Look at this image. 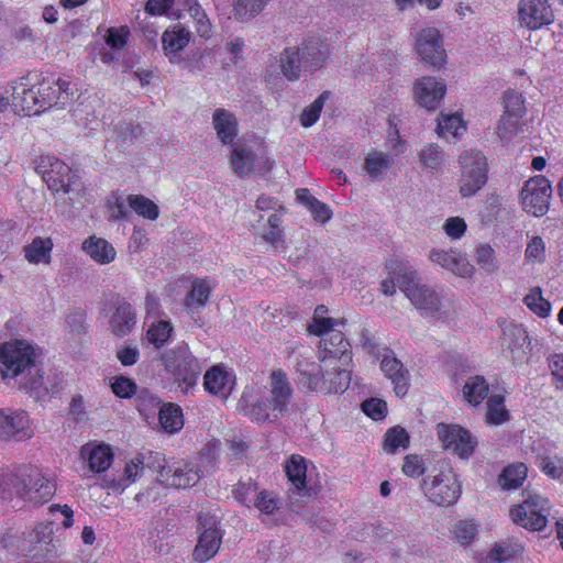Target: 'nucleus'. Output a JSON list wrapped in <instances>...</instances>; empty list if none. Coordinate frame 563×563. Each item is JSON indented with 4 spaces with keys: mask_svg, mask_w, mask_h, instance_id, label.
Segmentation results:
<instances>
[{
    "mask_svg": "<svg viewBox=\"0 0 563 563\" xmlns=\"http://www.w3.org/2000/svg\"><path fill=\"white\" fill-rule=\"evenodd\" d=\"M292 394L294 389L287 374L277 368L268 376L266 391L260 387L246 388L239 406L252 421L264 423L271 417L277 418L288 410Z\"/></svg>",
    "mask_w": 563,
    "mask_h": 563,
    "instance_id": "obj_2",
    "label": "nucleus"
},
{
    "mask_svg": "<svg viewBox=\"0 0 563 563\" xmlns=\"http://www.w3.org/2000/svg\"><path fill=\"white\" fill-rule=\"evenodd\" d=\"M525 305L537 316L545 318L550 314L551 305L542 297L540 287H534L523 298Z\"/></svg>",
    "mask_w": 563,
    "mask_h": 563,
    "instance_id": "obj_51",
    "label": "nucleus"
},
{
    "mask_svg": "<svg viewBox=\"0 0 563 563\" xmlns=\"http://www.w3.org/2000/svg\"><path fill=\"white\" fill-rule=\"evenodd\" d=\"M235 385V375L223 364L209 368L203 376V387L209 394L227 399Z\"/></svg>",
    "mask_w": 563,
    "mask_h": 563,
    "instance_id": "obj_25",
    "label": "nucleus"
},
{
    "mask_svg": "<svg viewBox=\"0 0 563 563\" xmlns=\"http://www.w3.org/2000/svg\"><path fill=\"white\" fill-rule=\"evenodd\" d=\"M522 117H515L508 113H503L497 126V134L503 142L509 141L519 131L520 120Z\"/></svg>",
    "mask_w": 563,
    "mask_h": 563,
    "instance_id": "obj_56",
    "label": "nucleus"
},
{
    "mask_svg": "<svg viewBox=\"0 0 563 563\" xmlns=\"http://www.w3.org/2000/svg\"><path fill=\"white\" fill-rule=\"evenodd\" d=\"M343 327L344 325H331L327 327L322 333H314L321 336L319 361L324 362L325 366L338 363L347 365L352 360L349 351L350 344L342 332Z\"/></svg>",
    "mask_w": 563,
    "mask_h": 563,
    "instance_id": "obj_13",
    "label": "nucleus"
},
{
    "mask_svg": "<svg viewBox=\"0 0 563 563\" xmlns=\"http://www.w3.org/2000/svg\"><path fill=\"white\" fill-rule=\"evenodd\" d=\"M517 16L519 24L530 31L550 25L554 21V12L549 0H519Z\"/></svg>",
    "mask_w": 563,
    "mask_h": 563,
    "instance_id": "obj_19",
    "label": "nucleus"
},
{
    "mask_svg": "<svg viewBox=\"0 0 563 563\" xmlns=\"http://www.w3.org/2000/svg\"><path fill=\"white\" fill-rule=\"evenodd\" d=\"M81 456L88 462L89 470L101 473L108 470L113 460V453L106 444H86L81 448Z\"/></svg>",
    "mask_w": 563,
    "mask_h": 563,
    "instance_id": "obj_29",
    "label": "nucleus"
},
{
    "mask_svg": "<svg viewBox=\"0 0 563 563\" xmlns=\"http://www.w3.org/2000/svg\"><path fill=\"white\" fill-rule=\"evenodd\" d=\"M459 192L462 198L475 196L487 183L488 164L478 150H465L459 156Z\"/></svg>",
    "mask_w": 563,
    "mask_h": 563,
    "instance_id": "obj_6",
    "label": "nucleus"
},
{
    "mask_svg": "<svg viewBox=\"0 0 563 563\" xmlns=\"http://www.w3.org/2000/svg\"><path fill=\"white\" fill-rule=\"evenodd\" d=\"M210 292L211 287L205 279L195 280L185 299L186 308L191 312L202 308L207 303Z\"/></svg>",
    "mask_w": 563,
    "mask_h": 563,
    "instance_id": "obj_41",
    "label": "nucleus"
},
{
    "mask_svg": "<svg viewBox=\"0 0 563 563\" xmlns=\"http://www.w3.org/2000/svg\"><path fill=\"white\" fill-rule=\"evenodd\" d=\"M52 250L53 242L49 238L37 236L23 247V253L30 264H49Z\"/></svg>",
    "mask_w": 563,
    "mask_h": 563,
    "instance_id": "obj_37",
    "label": "nucleus"
},
{
    "mask_svg": "<svg viewBox=\"0 0 563 563\" xmlns=\"http://www.w3.org/2000/svg\"><path fill=\"white\" fill-rule=\"evenodd\" d=\"M501 395H492L487 400L486 422L499 426L509 420V412L505 407Z\"/></svg>",
    "mask_w": 563,
    "mask_h": 563,
    "instance_id": "obj_46",
    "label": "nucleus"
},
{
    "mask_svg": "<svg viewBox=\"0 0 563 563\" xmlns=\"http://www.w3.org/2000/svg\"><path fill=\"white\" fill-rule=\"evenodd\" d=\"M223 532L218 518L210 514H203L198 519V541L192 552L196 562L210 561L218 553L222 543Z\"/></svg>",
    "mask_w": 563,
    "mask_h": 563,
    "instance_id": "obj_12",
    "label": "nucleus"
},
{
    "mask_svg": "<svg viewBox=\"0 0 563 563\" xmlns=\"http://www.w3.org/2000/svg\"><path fill=\"white\" fill-rule=\"evenodd\" d=\"M409 439V434L404 428L393 427L385 434L384 450L389 454H394L398 449H407Z\"/></svg>",
    "mask_w": 563,
    "mask_h": 563,
    "instance_id": "obj_50",
    "label": "nucleus"
},
{
    "mask_svg": "<svg viewBox=\"0 0 563 563\" xmlns=\"http://www.w3.org/2000/svg\"><path fill=\"white\" fill-rule=\"evenodd\" d=\"M536 463L552 479H560L563 476V456L551 455L544 451L537 454Z\"/></svg>",
    "mask_w": 563,
    "mask_h": 563,
    "instance_id": "obj_44",
    "label": "nucleus"
},
{
    "mask_svg": "<svg viewBox=\"0 0 563 563\" xmlns=\"http://www.w3.org/2000/svg\"><path fill=\"white\" fill-rule=\"evenodd\" d=\"M388 267L397 276L400 290L422 316L448 323L457 318V309L453 296L445 292L442 288L421 284L417 271L409 262L394 260L389 263Z\"/></svg>",
    "mask_w": 563,
    "mask_h": 563,
    "instance_id": "obj_1",
    "label": "nucleus"
},
{
    "mask_svg": "<svg viewBox=\"0 0 563 563\" xmlns=\"http://www.w3.org/2000/svg\"><path fill=\"white\" fill-rule=\"evenodd\" d=\"M58 540L54 539L52 523H38L22 540L21 549L33 555L58 554Z\"/></svg>",
    "mask_w": 563,
    "mask_h": 563,
    "instance_id": "obj_21",
    "label": "nucleus"
},
{
    "mask_svg": "<svg viewBox=\"0 0 563 563\" xmlns=\"http://www.w3.org/2000/svg\"><path fill=\"white\" fill-rule=\"evenodd\" d=\"M429 260L463 278L471 277L474 273V266L467 261L465 255L453 250H433L429 254Z\"/></svg>",
    "mask_w": 563,
    "mask_h": 563,
    "instance_id": "obj_26",
    "label": "nucleus"
},
{
    "mask_svg": "<svg viewBox=\"0 0 563 563\" xmlns=\"http://www.w3.org/2000/svg\"><path fill=\"white\" fill-rule=\"evenodd\" d=\"M504 112L515 115L523 117L526 112L525 98L521 92L515 89H507L503 96Z\"/></svg>",
    "mask_w": 563,
    "mask_h": 563,
    "instance_id": "obj_53",
    "label": "nucleus"
},
{
    "mask_svg": "<svg viewBox=\"0 0 563 563\" xmlns=\"http://www.w3.org/2000/svg\"><path fill=\"white\" fill-rule=\"evenodd\" d=\"M190 32L181 24H176L163 34V47L167 55L177 54L189 43Z\"/></svg>",
    "mask_w": 563,
    "mask_h": 563,
    "instance_id": "obj_38",
    "label": "nucleus"
},
{
    "mask_svg": "<svg viewBox=\"0 0 563 563\" xmlns=\"http://www.w3.org/2000/svg\"><path fill=\"white\" fill-rule=\"evenodd\" d=\"M489 385L484 376L475 375L467 378L462 393L463 398L472 406H478L487 397Z\"/></svg>",
    "mask_w": 563,
    "mask_h": 563,
    "instance_id": "obj_40",
    "label": "nucleus"
},
{
    "mask_svg": "<svg viewBox=\"0 0 563 563\" xmlns=\"http://www.w3.org/2000/svg\"><path fill=\"white\" fill-rule=\"evenodd\" d=\"M437 434L445 450H451L462 459L473 454L477 444L470 431L457 424L439 423Z\"/></svg>",
    "mask_w": 563,
    "mask_h": 563,
    "instance_id": "obj_20",
    "label": "nucleus"
},
{
    "mask_svg": "<svg viewBox=\"0 0 563 563\" xmlns=\"http://www.w3.org/2000/svg\"><path fill=\"white\" fill-rule=\"evenodd\" d=\"M158 421L164 432L174 434L184 427L181 408L173 402L163 404L158 411Z\"/></svg>",
    "mask_w": 563,
    "mask_h": 563,
    "instance_id": "obj_35",
    "label": "nucleus"
},
{
    "mask_svg": "<svg viewBox=\"0 0 563 563\" xmlns=\"http://www.w3.org/2000/svg\"><path fill=\"white\" fill-rule=\"evenodd\" d=\"M329 98V92H322L311 104H309L300 114V123L305 128L313 125L322 111L325 100Z\"/></svg>",
    "mask_w": 563,
    "mask_h": 563,
    "instance_id": "obj_55",
    "label": "nucleus"
},
{
    "mask_svg": "<svg viewBox=\"0 0 563 563\" xmlns=\"http://www.w3.org/2000/svg\"><path fill=\"white\" fill-rule=\"evenodd\" d=\"M163 365L183 390L187 393L192 388L200 376L202 365L197 357L192 355L186 343H180L162 354Z\"/></svg>",
    "mask_w": 563,
    "mask_h": 563,
    "instance_id": "obj_5",
    "label": "nucleus"
},
{
    "mask_svg": "<svg viewBox=\"0 0 563 563\" xmlns=\"http://www.w3.org/2000/svg\"><path fill=\"white\" fill-rule=\"evenodd\" d=\"M362 409L372 419L379 420L386 416L387 405L382 399L371 398L362 404Z\"/></svg>",
    "mask_w": 563,
    "mask_h": 563,
    "instance_id": "obj_64",
    "label": "nucleus"
},
{
    "mask_svg": "<svg viewBox=\"0 0 563 563\" xmlns=\"http://www.w3.org/2000/svg\"><path fill=\"white\" fill-rule=\"evenodd\" d=\"M529 335L526 329L516 323H509L503 332V353L511 358L514 364H521L528 357Z\"/></svg>",
    "mask_w": 563,
    "mask_h": 563,
    "instance_id": "obj_24",
    "label": "nucleus"
},
{
    "mask_svg": "<svg viewBox=\"0 0 563 563\" xmlns=\"http://www.w3.org/2000/svg\"><path fill=\"white\" fill-rule=\"evenodd\" d=\"M377 358L380 363V369L384 375L394 385V390L397 396H405L409 389V372L404 367V364L396 357L395 353L383 347L378 352Z\"/></svg>",
    "mask_w": 563,
    "mask_h": 563,
    "instance_id": "obj_23",
    "label": "nucleus"
},
{
    "mask_svg": "<svg viewBox=\"0 0 563 563\" xmlns=\"http://www.w3.org/2000/svg\"><path fill=\"white\" fill-rule=\"evenodd\" d=\"M35 169L42 175L48 188L56 192H69L77 181V176L70 167L52 155L40 156Z\"/></svg>",
    "mask_w": 563,
    "mask_h": 563,
    "instance_id": "obj_14",
    "label": "nucleus"
},
{
    "mask_svg": "<svg viewBox=\"0 0 563 563\" xmlns=\"http://www.w3.org/2000/svg\"><path fill=\"white\" fill-rule=\"evenodd\" d=\"M346 365H324V362L300 364L299 379L312 391L323 394H341L350 385L351 375L345 368Z\"/></svg>",
    "mask_w": 563,
    "mask_h": 563,
    "instance_id": "obj_3",
    "label": "nucleus"
},
{
    "mask_svg": "<svg viewBox=\"0 0 563 563\" xmlns=\"http://www.w3.org/2000/svg\"><path fill=\"white\" fill-rule=\"evenodd\" d=\"M545 258V244L540 236H533L526 247V260L542 263Z\"/></svg>",
    "mask_w": 563,
    "mask_h": 563,
    "instance_id": "obj_60",
    "label": "nucleus"
},
{
    "mask_svg": "<svg viewBox=\"0 0 563 563\" xmlns=\"http://www.w3.org/2000/svg\"><path fill=\"white\" fill-rule=\"evenodd\" d=\"M282 216V213H272L267 219V225L264 228L262 232L263 240L275 247L284 243Z\"/></svg>",
    "mask_w": 563,
    "mask_h": 563,
    "instance_id": "obj_49",
    "label": "nucleus"
},
{
    "mask_svg": "<svg viewBox=\"0 0 563 563\" xmlns=\"http://www.w3.org/2000/svg\"><path fill=\"white\" fill-rule=\"evenodd\" d=\"M419 161L422 166L432 170L442 168L445 162V154L437 144H427L418 153Z\"/></svg>",
    "mask_w": 563,
    "mask_h": 563,
    "instance_id": "obj_47",
    "label": "nucleus"
},
{
    "mask_svg": "<svg viewBox=\"0 0 563 563\" xmlns=\"http://www.w3.org/2000/svg\"><path fill=\"white\" fill-rule=\"evenodd\" d=\"M413 49L418 59L429 68L440 70L446 64L443 36L434 26H426L415 33Z\"/></svg>",
    "mask_w": 563,
    "mask_h": 563,
    "instance_id": "obj_9",
    "label": "nucleus"
},
{
    "mask_svg": "<svg viewBox=\"0 0 563 563\" xmlns=\"http://www.w3.org/2000/svg\"><path fill=\"white\" fill-rule=\"evenodd\" d=\"M285 472L288 481L291 483L292 488L299 495L307 494V461L305 457L298 454H294L287 461L285 465Z\"/></svg>",
    "mask_w": 563,
    "mask_h": 563,
    "instance_id": "obj_34",
    "label": "nucleus"
},
{
    "mask_svg": "<svg viewBox=\"0 0 563 563\" xmlns=\"http://www.w3.org/2000/svg\"><path fill=\"white\" fill-rule=\"evenodd\" d=\"M327 311L325 306H318L316 308L312 322L308 327L310 333H322L327 327L345 324L343 319L336 320L325 317Z\"/></svg>",
    "mask_w": 563,
    "mask_h": 563,
    "instance_id": "obj_54",
    "label": "nucleus"
},
{
    "mask_svg": "<svg viewBox=\"0 0 563 563\" xmlns=\"http://www.w3.org/2000/svg\"><path fill=\"white\" fill-rule=\"evenodd\" d=\"M528 468L523 463H515L507 466L499 477V484L504 489H515L522 485L527 477Z\"/></svg>",
    "mask_w": 563,
    "mask_h": 563,
    "instance_id": "obj_45",
    "label": "nucleus"
},
{
    "mask_svg": "<svg viewBox=\"0 0 563 563\" xmlns=\"http://www.w3.org/2000/svg\"><path fill=\"white\" fill-rule=\"evenodd\" d=\"M32 435L33 430L26 411L12 409L0 411V437L2 439L22 441Z\"/></svg>",
    "mask_w": 563,
    "mask_h": 563,
    "instance_id": "obj_22",
    "label": "nucleus"
},
{
    "mask_svg": "<svg viewBox=\"0 0 563 563\" xmlns=\"http://www.w3.org/2000/svg\"><path fill=\"white\" fill-rule=\"evenodd\" d=\"M552 195L551 183L544 176H534L521 189V203L525 211L541 217L549 210Z\"/></svg>",
    "mask_w": 563,
    "mask_h": 563,
    "instance_id": "obj_16",
    "label": "nucleus"
},
{
    "mask_svg": "<svg viewBox=\"0 0 563 563\" xmlns=\"http://www.w3.org/2000/svg\"><path fill=\"white\" fill-rule=\"evenodd\" d=\"M230 165L238 176H249L256 170L255 154L244 144H233Z\"/></svg>",
    "mask_w": 563,
    "mask_h": 563,
    "instance_id": "obj_33",
    "label": "nucleus"
},
{
    "mask_svg": "<svg viewBox=\"0 0 563 563\" xmlns=\"http://www.w3.org/2000/svg\"><path fill=\"white\" fill-rule=\"evenodd\" d=\"M111 332L122 336L129 334L136 324V312L124 299L113 302V312L109 320Z\"/></svg>",
    "mask_w": 563,
    "mask_h": 563,
    "instance_id": "obj_28",
    "label": "nucleus"
},
{
    "mask_svg": "<svg viewBox=\"0 0 563 563\" xmlns=\"http://www.w3.org/2000/svg\"><path fill=\"white\" fill-rule=\"evenodd\" d=\"M254 507L263 515H273L280 508V500L274 493L261 490L253 501Z\"/></svg>",
    "mask_w": 563,
    "mask_h": 563,
    "instance_id": "obj_57",
    "label": "nucleus"
},
{
    "mask_svg": "<svg viewBox=\"0 0 563 563\" xmlns=\"http://www.w3.org/2000/svg\"><path fill=\"white\" fill-rule=\"evenodd\" d=\"M445 95L446 84L441 78L426 75L413 81L412 99L417 106L428 112L435 111Z\"/></svg>",
    "mask_w": 563,
    "mask_h": 563,
    "instance_id": "obj_17",
    "label": "nucleus"
},
{
    "mask_svg": "<svg viewBox=\"0 0 563 563\" xmlns=\"http://www.w3.org/2000/svg\"><path fill=\"white\" fill-rule=\"evenodd\" d=\"M475 258H476L477 264H479L483 268H485L488 272H493L497 267V264L495 261V251L488 244H481L476 249Z\"/></svg>",
    "mask_w": 563,
    "mask_h": 563,
    "instance_id": "obj_61",
    "label": "nucleus"
},
{
    "mask_svg": "<svg viewBox=\"0 0 563 563\" xmlns=\"http://www.w3.org/2000/svg\"><path fill=\"white\" fill-rule=\"evenodd\" d=\"M279 66L282 74L288 80H297L300 77V71L303 69L301 56L297 46L286 47L279 57Z\"/></svg>",
    "mask_w": 563,
    "mask_h": 563,
    "instance_id": "obj_39",
    "label": "nucleus"
},
{
    "mask_svg": "<svg viewBox=\"0 0 563 563\" xmlns=\"http://www.w3.org/2000/svg\"><path fill=\"white\" fill-rule=\"evenodd\" d=\"M38 84L37 98L42 112L53 107H65L73 99L74 92L69 87V82L53 75H44L37 73Z\"/></svg>",
    "mask_w": 563,
    "mask_h": 563,
    "instance_id": "obj_15",
    "label": "nucleus"
},
{
    "mask_svg": "<svg viewBox=\"0 0 563 563\" xmlns=\"http://www.w3.org/2000/svg\"><path fill=\"white\" fill-rule=\"evenodd\" d=\"M143 470V462L135 457L125 464L123 478L118 482L112 481L111 484L107 486L112 489H124L142 475Z\"/></svg>",
    "mask_w": 563,
    "mask_h": 563,
    "instance_id": "obj_52",
    "label": "nucleus"
},
{
    "mask_svg": "<svg viewBox=\"0 0 563 563\" xmlns=\"http://www.w3.org/2000/svg\"><path fill=\"white\" fill-rule=\"evenodd\" d=\"M162 405L159 397L148 390H142L137 395V408L144 416L154 413L156 409L159 410Z\"/></svg>",
    "mask_w": 563,
    "mask_h": 563,
    "instance_id": "obj_59",
    "label": "nucleus"
},
{
    "mask_svg": "<svg viewBox=\"0 0 563 563\" xmlns=\"http://www.w3.org/2000/svg\"><path fill=\"white\" fill-rule=\"evenodd\" d=\"M216 462V455L211 450L202 451L199 463L178 462L173 466L162 467L158 479L168 486L185 489L195 486L205 473H209Z\"/></svg>",
    "mask_w": 563,
    "mask_h": 563,
    "instance_id": "obj_4",
    "label": "nucleus"
},
{
    "mask_svg": "<svg viewBox=\"0 0 563 563\" xmlns=\"http://www.w3.org/2000/svg\"><path fill=\"white\" fill-rule=\"evenodd\" d=\"M84 252L96 263L107 265L115 260L117 251L113 245L103 238L91 235L82 243Z\"/></svg>",
    "mask_w": 563,
    "mask_h": 563,
    "instance_id": "obj_31",
    "label": "nucleus"
},
{
    "mask_svg": "<svg viewBox=\"0 0 563 563\" xmlns=\"http://www.w3.org/2000/svg\"><path fill=\"white\" fill-rule=\"evenodd\" d=\"M549 516V500L537 493H529L522 504L510 509L514 522L531 531H540L545 528Z\"/></svg>",
    "mask_w": 563,
    "mask_h": 563,
    "instance_id": "obj_10",
    "label": "nucleus"
},
{
    "mask_svg": "<svg viewBox=\"0 0 563 563\" xmlns=\"http://www.w3.org/2000/svg\"><path fill=\"white\" fill-rule=\"evenodd\" d=\"M423 490L431 503L438 506H450L460 498L461 483L454 471L446 467L437 475L424 478Z\"/></svg>",
    "mask_w": 563,
    "mask_h": 563,
    "instance_id": "obj_11",
    "label": "nucleus"
},
{
    "mask_svg": "<svg viewBox=\"0 0 563 563\" xmlns=\"http://www.w3.org/2000/svg\"><path fill=\"white\" fill-rule=\"evenodd\" d=\"M393 157L380 151L369 152L363 164L367 176L373 180H382L384 174L391 167Z\"/></svg>",
    "mask_w": 563,
    "mask_h": 563,
    "instance_id": "obj_36",
    "label": "nucleus"
},
{
    "mask_svg": "<svg viewBox=\"0 0 563 563\" xmlns=\"http://www.w3.org/2000/svg\"><path fill=\"white\" fill-rule=\"evenodd\" d=\"M269 0H235L233 4L234 19L246 22L258 15Z\"/></svg>",
    "mask_w": 563,
    "mask_h": 563,
    "instance_id": "obj_42",
    "label": "nucleus"
},
{
    "mask_svg": "<svg viewBox=\"0 0 563 563\" xmlns=\"http://www.w3.org/2000/svg\"><path fill=\"white\" fill-rule=\"evenodd\" d=\"M454 538L463 545L472 543L477 534V526L472 520H460L453 529Z\"/></svg>",
    "mask_w": 563,
    "mask_h": 563,
    "instance_id": "obj_58",
    "label": "nucleus"
},
{
    "mask_svg": "<svg viewBox=\"0 0 563 563\" xmlns=\"http://www.w3.org/2000/svg\"><path fill=\"white\" fill-rule=\"evenodd\" d=\"M467 130L461 112L441 111L437 119V133L444 140L460 139Z\"/></svg>",
    "mask_w": 563,
    "mask_h": 563,
    "instance_id": "obj_30",
    "label": "nucleus"
},
{
    "mask_svg": "<svg viewBox=\"0 0 563 563\" xmlns=\"http://www.w3.org/2000/svg\"><path fill=\"white\" fill-rule=\"evenodd\" d=\"M212 124L223 144L232 143L238 134V120L231 111L222 108L216 109L212 114Z\"/></svg>",
    "mask_w": 563,
    "mask_h": 563,
    "instance_id": "obj_32",
    "label": "nucleus"
},
{
    "mask_svg": "<svg viewBox=\"0 0 563 563\" xmlns=\"http://www.w3.org/2000/svg\"><path fill=\"white\" fill-rule=\"evenodd\" d=\"M38 75L30 73L12 82V104L27 115L42 113L37 98Z\"/></svg>",
    "mask_w": 563,
    "mask_h": 563,
    "instance_id": "obj_18",
    "label": "nucleus"
},
{
    "mask_svg": "<svg viewBox=\"0 0 563 563\" xmlns=\"http://www.w3.org/2000/svg\"><path fill=\"white\" fill-rule=\"evenodd\" d=\"M173 330L172 323L167 320L153 322L146 332L147 341L159 349L169 341Z\"/></svg>",
    "mask_w": 563,
    "mask_h": 563,
    "instance_id": "obj_48",
    "label": "nucleus"
},
{
    "mask_svg": "<svg viewBox=\"0 0 563 563\" xmlns=\"http://www.w3.org/2000/svg\"><path fill=\"white\" fill-rule=\"evenodd\" d=\"M113 394L120 398H129L136 393V384L124 376L115 377L111 384Z\"/></svg>",
    "mask_w": 563,
    "mask_h": 563,
    "instance_id": "obj_62",
    "label": "nucleus"
},
{
    "mask_svg": "<svg viewBox=\"0 0 563 563\" xmlns=\"http://www.w3.org/2000/svg\"><path fill=\"white\" fill-rule=\"evenodd\" d=\"M402 472L406 476L417 478L426 472L424 463L419 455L409 454L404 460Z\"/></svg>",
    "mask_w": 563,
    "mask_h": 563,
    "instance_id": "obj_63",
    "label": "nucleus"
},
{
    "mask_svg": "<svg viewBox=\"0 0 563 563\" xmlns=\"http://www.w3.org/2000/svg\"><path fill=\"white\" fill-rule=\"evenodd\" d=\"M303 63V69L314 71L321 68L330 56L329 44L319 38L303 41L297 46Z\"/></svg>",
    "mask_w": 563,
    "mask_h": 563,
    "instance_id": "obj_27",
    "label": "nucleus"
},
{
    "mask_svg": "<svg viewBox=\"0 0 563 563\" xmlns=\"http://www.w3.org/2000/svg\"><path fill=\"white\" fill-rule=\"evenodd\" d=\"M5 485L12 494L36 503L49 498L55 492L54 483L35 467L8 474Z\"/></svg>",
    "mask_w": 563,
    "mask_h": 563,
    "instance_id": "obj_7",
    "label": "nucleus"
},
{
    "mask_svg": "<svg viewBox=\"0 0 563 563\" xmlns=\"http://www.w3.org/2000/svg\"><path fill=\"white\" fill-rule=\"evenodd\" d=\"M126 201L128 206L140 217L154 221L159 216L158 206L143 195H129Z\"/></svg>",
    "mask_w": 563,
    "mask_h": 563,
    "instance_id": "obj_43",
    "label": "nucleus"
},
{
    "mask_svg": "<svg viewBox=\"0 0 563 563\" xmlns=\"http://www.w3.org/2000/svg\"><path fill=\"white\" fill-rule=\"evenodd\" d=\"M36 349L26 341L15 340L0 345V374L14 378L35 365Z\"/></svg>",
    "mask_w": 563,
    "mask_h": 563,
    "instance_id": "obj_8",
    "label": "nucleus"
}]
</instances>
